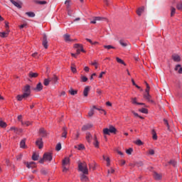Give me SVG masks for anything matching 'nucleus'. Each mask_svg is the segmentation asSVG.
Returning a JSON list of instances; mask_svg holds the SVG:
<instances>
[{
	"mask_svg": "<svg viewBox=\"0 0 182 182\" xmlns=\"http://www.w3.org/2000/svg\"><path fill=\"white\" fill-rule=\"evenodd\" d=\"M78 170L83 174H89V169L87 168V164L86 162H78Z\"/></svg>",
	"mask_w": 182,
	"mask_h": 182,
	"instance_id": "nucleus-1",
	"label": "nucleus"
},
{
	"mask_svg": "<svg viewBox=\"0 0 182 182\" xmlns=\"http://www.w3.org/2000/svg\"><path fill=\"white\" fill-rule=\"evenodd\" d=\"M116 132H117V130L113 126H109V128H105L103 129V134L107 135L110 134V133H114V134H116Z\"/></svg>",
	"mask_w": 182,
	"mask_h": 182,
	"instance_id": "nucleus-2",
	"label": "nucleus"
},
{
	"mask_svg": "<svg viewBox=\"0 0 182 182\" xmlns=\"http://www.w3.org/2000/svg\"><path fill=\"white\" fill-rule=\"evenodd\" d=\"M23 92L24 97H29V96H31V86L29 85H26L23 89Z\"/></svg>",
	"mask_w": 182,
	"mask_h": 182,
	"instance_id": "nucleus-3",
	"label": "nucleus"
},
{
	"mask_svg": "<svg viewBox=\"0 0 182 182\" xmlns=\"http://www.w3.org/2000/svg\"><path fill=\"white\" fill-rule=\"evenodd\" d=\"M74 48H75V49H77V55H80V52H83L85 53V50L83 49V46H82L81 44H75L74 45Z\"/></svg>",
	"mask_w": 182,
	"mask_h": 182,
	"instance_id": "nucleus-4",
	"label": "nucleus"
},
{
	"mask_svg": "<svg viewBox=\"0 0 182 182\" xmlns=\"http://www.w3.org/2000/svg\"><path fill=\"white\" fill-rule=\"evenodd\" d=\"M44 157V159L46 160V161H52V159H53V156H52V153L50 152H46L43 154V156Z\"/></svg>",
	"mask_w": 182,
	"mask_h": 182,
	"instance_id": "nucleus-5",
	"label": "nucleus"
},
{
	"mask_svg": "<svg viewBox=\"0 0 182 182\" xmlns=\"http://www.w3.org/2000/svg\"><path fill=\"white\" fill-rule=\"evenodd\" d=\"M42 45L45 49H48V36H46V34H43V41H42Z\"/></svg>",
	"mask_w": 182,
	"mask_h": 182,
	"instance_id": "nucleus-6",
	"label": "nucleus"
},
{
	"mask_svg": "<svg viewBox=\"0 0 182 182\" xmlns=\"http://www.w3.org/2000/svg\"><path fill=\"white\" fill-rule=\"evenodd\" d=\"M10 132H14L16 134H19V133H22V129H19L15 127H11L9 129Z\"/></svg>",
	"mask_w": 182,
	"mask_h": 182,
	"instance_id": "nucleus-7",
	"label": "nucleus"
},
{
	"mask_svg": "<svg viewBox=\"0 0 182 182\" xmlns=\"http://www.w3.org/2000/svg\"><path fill=\"white\" fill-rule=\"evenodd\" d=\"M36 146H38V149H42L43 147V141H42V138L38 139L36 141Z\"/></svg>",
	"mask_w": 182,
	"mask_h": 182,
	"instance_id": "nucleus-8",
	"label": "nucleus"
},
{
	"mask_svg": "<svg viewBox=\"0 0 182 182\" xmlns=\"http://www.w3.org/2000/svg\"><path fill=\"white\" fill-rule=\"evenodd\" d=\"M85 139H86L87 141H88V143H92L93 136H92V134H90V132H87Z\"/></svg>",
	"mask_w": 182,
	"mask_h": 182,
	"instance_id": "nucleus-9",
	"label": "nucleus"
},
{
	"mask_svg": "<svg viewBox=\"0 0 182 182\" xmlns=\"http://www.w3.org/2000/svg\"><path fill=\"white\" fill-rule=\"evenodd\" d=\"M70 164V157H65L63 160V166H69Z\"/></svg>",
	"mask_w": 182,
	"mask_h": 182,
	"instance_id": "nucleus-10",
	"label": "nucleus"
},
{
	"mask_svg": "<svg viewBox=\"0 0 182 182\" xmlns=\"http://www.w3.org/2000/svg\"><path fill=\"white\" fill-rule=\"evenodd\" d=\"M39 133L41 137H46L48 136V132L43 128L40 129Z\"/></svg>",
	"mask_w": 182,
	"mask_h": 182,
	"instance_id": "nucleus-11",
	"label": "nucleus"
},
{
	"mask_svg": "<svg viewBox=\"0 0 182 182\" xmlns=\"http://www.w3.org/2000/svg\"><path fill=\"white\" fill-rule=\"evenodd\" d=\"M43 89V85H42V83L39 82L37 84L36 87L33 88V90L36 92H41Z\"/></svg>",
	"mask_w": 182,
	"mask_h": 182,
	"instance_id": "nucleus-12",
	"label": "nucleus"
},
{
	"mask_svg": "<svg viewBox=\"0 0 182 182\" xmlns=\"http://www.w3.org/2000/svg\"><path fill=\"white\" fill-rule=\"evenodd\" d=\"M26 167L28 168H33L36 167V164H35L34 161L27 162L26 163Z\"/></svg>",
	"mask_w": 182,
	"mask_h": 182,
	"instance_id": "nucleus-13",
	"label": "nucleus"
},
{
	"mask_svg": "<svg viewBox=\"0 0 182 182\" xmlns=\"http://www.w3.org/2000/svg\"><path fill=\"white\" fill-rule=\"evenodd\" d=\"M144 99H146L148 102H150L151 103H153V100H151V96L149 92H146V94L144 95Z\"/></svg>",
	"mask_w": 182,
	"mask_h": 182,
	"instance_id": "nucleus-14",
	"label": "nucleus"
},
{
	"mask_svg": "<svg viewBox=\"0 0 182 182\" xmlns=\"http://www.w3.org/2000/svg\"><path fill=\"white\" fill-rule=\"evenodd\" d=\"M9 35V30L6 29V32H0V38H8Z\"/></svg>",
	"mask_w": 182,
	"mask_h": 182,
	"instance_id": "nucleus-15",
	"label": "nucleus"
},
{
	"mask_svg": "<svg viewBox=\"0 0 182 182\" xmlns=\"http://www.w3.org/2000/svg\"><path fill=\"white\" fill-rule=\"evenodd\" d=\"M172 59L174 62H180L181 60L180 55L176 54L172 55Z\"/></svg>",
	"mask_w": 182,
	"mask_h": 182,
	"instance_id": "nucleus-16",
	"label": "nucleus"
},
{
	"mask_svg": "<svg viewBox=\"0 0 182 182\" xmlns=\"http://www.w3.org/2000/svg\"><path fill=\"white\" fill-rule=\"evenodd\" d=\"M89 92H90V87L86 86L83 91V95H84L85 97H87V95H88Z\"/></svg>",
	"mask_w": 182,
	"mask_h": 182,
	"instance_id": "nucleus-17",
	"label": "nucleus"
},
{
	"mask_svg": "<svg viewBox=\"0 0 182 182\" xmlns=\"http://www.w3.org/2000/svg\"><path fill=\"white\" fill-rule=\"evenodd\" d=\"M37 76H39V74H38V73H33L31 71L28 73V77H30V79L35 78Z\"/></svg>",
	"mask_w": 182,
	"mask_h": 182,
	"instance_id": "nucleus-18",
	"label": "nucleus"
},
{
	"mask_svg": "<svg viewBox=\"0 0 182 182\" xmlns=\"http://www.w3.org/2000/svg\"><path fill=\"white\" fill-rule=\"evenodd\" d=\"M175 70L178 71V73H179V75H182L181 65L180 64L176 65L175 67Z\"/></svg>",
	"mask_w": 182,
	"mask_h": 182,
	"instance_id": "nucleus-19",
	"label": "nucleus"
},
{
	"mask_svg": "<svg viewBox=\"0 0 182 182\" xmlns=\"http://www.w3.org/2000/svg\"><path fill=\"white\" fill-rule=\"evenodd\" d=\"M81 181H87L89 180V178L86 176V173H82L80 175Z\"/></svg>",
	"mask_w": 182,
	"mask_h": 182,
	"instance_id": "nucleus-20",
	"label": "nucleus"
},
{
	"mask_svg": "<svg viewBox=\"0 0 182 182\" xmlns=\"http://www.w3.org/2000/svg\"><path fill=\"white\" fill-rule=\"evenodd\" d=\"M92 127H93V125L88 124L87 125H84L82 127V132H86V130H89V129H92Z\"/></svg>",
	"mask_w": 182,
	"mask_h": 182,
	"instance_id": "nucleus-21",
	"label": "nucleus"
},
{
	"mask_svg": "<svg viewBox=\"0 0 182 182\" xmlns=\"http://www.w3.org/2000/svg\"><path fill=\"white\" fill-rule=\"evenodd\" d=\"M161 174L157 173V172H154V178H155L156 180L159 181V180H161Z\"/></svg>",
	"mask_w": 182,
	"mask_h": 182,
	"instance_id": "nucleus-22",
	"label": "nucleus"
},
{
	"mask_svg": "<svg viewBox=\"0 0 182 182\" xmlns=\"http://www.w3.org/2000/svg\"><path fill=\"white\" fill-rule=\"evenodd\" d=\"M144 12V6H142L141 8H139L136 10V14L139 16H141V14Z\"/></svg>",
	"mask_w": 182,
	"mask_h": 182,
	"instance_id": "nucleus-23",
	"label": "nucleus"
},
{
	"mask_svg": "<svg viewBox=\"0 0 182 182\" xmlns=\"http://www.w3.org/2000/svg\"><path fill=\"white\" fill-rule=\"evenodd\" d=\"M63 38L65 42H73V40L70 39V35L69 34L64 35Z\"/></svg>",
	"mask_w": 182,
	"mask_h": 182,
	"instance_id": "nucleus-24",
	"label": "nucleus"
},
{
	"mask_svg": "<svg viewBox=\"0 0 182 182\" xmlns=\"http://www.w3.org/2000/svg\"><path fill=\"white\" fill-rule=\"evenodd\" d=\"M67 136H68V128L63 127L61 137H64V139H66Z\"/></svg>",
	"mask_w": 182,
	"mask_h": 182,
	"instance_id": "nucleus-25",
	"label": "nucleus"
},
{
	"mask_svg": "<svg viewBox=\"0 0 182 182\" xmlns=\"http://www.w3.org/2000/svg\"><path fill=\"white\" fill-rule=\"evenodd\" d=\"M10 2H11V4L14 5V6H16V8H18V9H21L22 8V6H21L18 2H16L14 0H10Z\"/></svg>",
	"mask_w": 182,
	"mask_h": 182,
	"instance_id": "nucleus-26",
	"label": "nucleus"
},
{
	"mask_svg": "<svg viewBox=\"0 0 182 182\" xmlns=\"http://www.w3.org/2000/svg\"><path fill=\"white\" fill-rule=\"evenodd\" d=\"M94 146L95 147H96L97 149H99V141H97V137L96 136V135H95L94 137Z\"/></svg>",
	"mask_w": 182,
	"mask_h": 182,
	"instance_id": "nucleus-27",
	"label": "nucleus"
},
{
	"mask_svg": "<svg viewBox=\"0 0 182 182\" xmlns=\"http://www.w3.org/2000/svg\"><path fill=\"white\" fill-rule=\"evenodd\" d=\"M68 92L72 96H75V95H77V90H75L73 88H70V90H68Z\"/></svg>",
	"mask_w": 182,
	"mask_h": 182,
	"instance_id": "nucleus-28",
	"label": "nucleus"
},
{
	"mask_svg": "<svg viewBox=\"0 0 182 182\" xmlns=\"http://www.w3.org/2000/svg\"><path fill=\"white\" fill-rule=\"evenodd\" d=\"M152 139L153 140H157V133L154 129L151 130Z\"/></svg>",
	"mask_w": 182,
	"mask_h": 182,
	"instance_id": "nucleus-29",
	"label": "nucleus"
},
{
	"mask_svg": "<svg viewBox=\"0 0 182 182\" xmlns=\"http://www.w3.org/2000/svg\"><path fill=\"white\" fill-rule=\"evenodd\" d=\"M21 124L23 126H26V127H28V126H31V124H32V122H29V121H21Z\"/></svg>",
	"mask_w": 182,
	"mask_h": 182,
	"instance_id": "nucleus-30",
	"label": "nucleus"
},
{
	"mask_svg": "<svg viewBox=\"0 0 182 182\" xmlns=\"http://www.w3.org/2000/svg\"><path fill=\"white\" fill-rule=\"evenodd\" d=\"M21 149H25L26 147V139H22L20 142Z\"/></svg>",
	"mask_w": 182,
	"mask_h": 182,
	"instance_id": "nucleus-31",
	"label": "nucleus"
},
{
	"mask_svg": "<svg viewBox=\"0 0 182 182\" xmlns=\"http://www.w3.org/2000/svg\"><path fill=\"white\" fill-rule=\"evenodd\" d=\"M26 15H27V16H29V18H35V13L32 11L26 12Z\"/></svg>",
	"mask_w": 182,
	"mask_h": 182,
	"instance_id": "nucleus-32",
	"label": "nucleus"
},
{
	"mask_svg": "<svg viewBox=\"0 0 182 182\" xmlns=\"http://www.w3.org/2000/svg\"><path fill=\"white\" fill-rule=\"evenodd\" d=\"M119 44L121 45V46L122 48H126V46H127V43L125 42L124 40H120L119 41Z\"/></svg>",
	"mask_w": 182,
	"mask_h": 182,
	"instance_id": "nucleus-33",
	"label": "nucleus"
},
{
	"mask_svg": "<svg viewBox=\"0 0 182 182\" xmlns=\"http://www.w3.org/2000/svg\"><path fill=\"white\" fill-rule=\"evenodd\" d=\"M36 4H38V5H46V4H48V2H46V1H38L36 0Z\"/></svg>",
	"mask_w": 182,
	"mask_h": 182,
	"instance_id": "nucleus-34",
	"label": "nucleus"
},
{
	"mask_svg": "<svg viewBox=\"0 0 182 182\" xmlns=\"http://www.w3.org/2000/svg\"><path fill=\"white\" fill-rule=\"evenodd\" d=\"M116 60L118 63H121V65H124V66H126V63H124V61H123V60L119 58V57L116 58Z\"/></svg>",
	"mask_w": 182,
	"mask_h": 182,
	"instance_id": "nucleus-35",
	"label": "nucleus"
},
{
	"mask_svg": "<svg viewBox=\"0 0 182 182\" xmlns=\"http://www.w3.org/2000/svg\"><path fill=\"white\" fill-rule=\"evenodd\" d=\"M50 80L53 82V83H58V78L56 77V75H54L52 78H50Z\"/></svg>",
	"mask_w": 182,
	"mask_h": 182,
	"instance_id": "nucleus-36",
	"label": "nucleus"
},
{
	"mask_svg": "<svg viewBox=\"0 0 182 182\" xmlns=\"http://www.w3.org/2000/svg\"><path fill=\"white\" fill-rule=\"evenodd\" d=\"M26 97H24L23 94L22 95H17L16 99H17V100H18V102H21V100H22V99H26Z\"/></svg>",
	"mask_w": 182,
	"mask_h": 182,
	"instance_id": "nucleus-37",
	"label": "nucleus"
},
{
	"mask_svg": "<svg viewBox=\"0 0 182 182\" xmlns=\"http://www.w3.org/2000/svg\"><path fill=\"white\" fill-rule=\"evenodd\" d=\"M95 114V108H92L88 112L89 117H92Z\"/></svg>",
	"mask_w": 182,
	"mask_h": 182,
	"instance_id": "nucleus-38",
	"label": "nucleus"
},
{
	"mask_svg": "<svg viewBox=\"0 0 182 182\" xmlns=\"http://www.w3.org/2000/svg\"><path fill=\"white\" fill-rule=\"evenodd\" d=\"M93 109H95L96 110H99V112H103L104 114L106 115L107 112H105V109H101V108H97L96 106H93Z\"/></svg>",
	"mask_w": 182,
	"mask_h": 182,
	"instance_id": "nucleus-39",
	"label": "nucleus"
},
{
	"mask_svg": "<svg viewBox=\"0 0 182 182\" xmlns=\"http://www.w3.org/2000/svg\"><path fill=\"white\" fill-rule=\"evenodd\" d=\"M39 159V156L37 155L36 154H33L32 156V160H33L34 161H36L37 160H38Z\"/></svg>",
	"mask_w": 182,
	"mask_h": 182,
	"instance_id": "nucleus-40",
	"label": "nucleus"
},
{
	"mask_svg": "<svg viewBox=\"0 0 182 182\" xmlns=\"http://www.w3.org/2000/svg\"><path fill=\"white\" fill-rule=\"evenodd\" d=\"M75 149H77V150H83L85 149V145L84 144H80V145H78L77 147L75 146Z\"/></svg>",
	"mask_w": 182,
	"mask_h": 182,
	"instance_id": "nucleus-41",
	"label": "nucleus"
},
{
	"mask_svg": "<svg viewBox=\"0 0 182 182\" xmlns=\"http://www.w3.org/2000/svg\"><path fill=\"white\" fill-rule=\"evenodd\" d=\"M7 124L4 121H0V127H2L3 129H5L6 127Z\"/></svg>",
	"mask_w": 182,
	"mask_h": 182,
	"instance_id": "nucleus-42",
	"label": "nucleus"
},
{
	"mask_svg": "<svg viewBox=\"0 0 182 182\" xmlns=\"http://www.w3.org/2000/svg\"><path fill=\"white\" fill-rule=\"evenodd\" d=\"M176 14V8L171 7V16H174Z\"/></svg>",
	"mask_w": 182,
	"mask_h": 182,
	"instance_id": "nucleus-43",
	"label": "nucleus"
},
{
	"mask_svg": "<svg viewBox=\"0 0 182 182\" xmlns=\"http://www.w3.org/2000/svg\"><path fill=\"white\" fill-rule=\"evenodd\" d=\"M50 82V78H49V79H45V80H44L43 85H44L45 86H48Z\"/></svg>",
	"mask_w": 182,
	"mask_h": 182,
	"instance_id": "nucleus-44",
	"label": "nucleus"
},
{
	"mask_svg": "<svg viewBox=\"0 0 182 182\" xmlns=\"http://www.w3.org/2000/svg\"><path fill=\"white\" fill-rule=\"evenodd\" d=\"M95 21L97 22V21H105L106 18L100 16L94 17Z\"/></svg>",
	"mask_w": 182,
	"mask_h": 182,
	"instance_id": "nucleus-45",
	"label": "nucleus"
},
{
	"mask_svg": "<svg viewBox=\"0 0 182 182\" xmlns=\"http://www.w3.org/2000/svg\"><path fill=\"white\" fill-rule=\"evenodd\" d=\"M62 149V144H60V143H58L57 145H56V147H55V150L57 151H60V150H61Z\"/></svg>",
	"mask_w": 182,
	"mask_h": 182,
	"instance_id": "nucleus-46",
	"label": "nucleus"
},
{
	"mask_svg": "<svg viewBox=\"0 0 182 182\" xmlns=\"http://www.w3.org/2000/svg\"><path fill=\"white\" fill-rule=\"evenodd\" d=\"M65 4H66L67 9H70V0L65 1Z\"/></svg>",
	"mask_w": 182,
	"mask_h": 182,
	"instance_id": "nucleus-47",
	"label": "nucleus"
},
{
	"mask_svg": "<svg viewBox=\"0 0 182 182\" xmlns=\"http://www.w3.org/2000/svg\"><path fill=\"white\" fill-rule=\"evenodd\" d=\"M105 49H107V50H110V49H114V47L113 46L109 45V46H104Z\"/></svg>",
	"mask_w": 182,
	"mask_h": 182,
	"instance_id": "nucleus-48",
	"label": "nucleus"
},
{
	"mask_svg": "<svg viewBox=\"0 0 182 182\" xmlns=\"http://www.w3.org/2000/svg\"><path fill=\"white\" fill-rule=\"evenodd\" d=\"M169 164H171L173 167H177V162L174 160L170 161Z\"/></svg>",
	"mask_w": 182,
	"mask_h": 182,
	"instance_id": "nucleus-49",
	"label": "nucleus"
},
{
	"mask_svg": "<svg viewBox=\"0 0 182 182\" xmlns=\"http://www.w3.org/2000/svg\"><path fill=\"white\" fill-rule=\"evenodd\" d=\"M139 112H141V113H144L145 114H147V113H149V111L146 108H142L139 109Z\"/></svg>",
	"mask_w": 182,
	"mask_h": 182,
	"instance_id": "nucleus-50",
	"label": "nucleus"
},
{
	"mask_svg": "<svg viewBox=\"0 0 182 182\" xmlns=\"http://www.w3.org/2000/svg\"><path fill=\"white\" fill-rule=\"evenodd\" d=\"M126 153H127V154H129V155L132 154V153H133V149L129 148V149H127Z\"/></svg>",
	"mask_w": 182,
	"mask_h": 182,
	"instance_id": "nucleus-51",
	"label": "nucleus"
},
{
	"mask_svg": "<svg viewBox=\"0 0 182 182\" xmlns=\"http://www.w3.org/2000/svg\"><path fill=\"white\" fill-rule=\"evenodd\" d=\"M135 144H137V146H141L143 144V142L141 141V140L138 139L135 141Z\"/></svg>",
	"mask_w": 182,
	"mask_h": 182,
	"instance_id": "nucleus-52",
	"label": "nucleus"
},
{
	"mask_svg": "<svg viewBox=\"0 0 182 182\" xmlns=\"http://www.w3.org/2000/svg\"><path fill=\"white\" fill-rule=\"evenodd\" d=\"M146 85V93H149L150 92V86L147 82H145Z\"/></svg>",
	"mask_w": 182,
	"mask_h": 182,
	"instance_id": "nucleus-53",
	"label": "nucleus"
},
{
	"mask_svg": "<svg viewBox=\"0 0 182 182\" xmlns=\"http://www.w3.org/2000/svg\"><path fill=\"white\" fill-rule=\"evenodd\" d=\"M71 70L73 72V73H76V66H75L74 65H73L71 66Z\"/></svg>",
	"mask_w": 182,
	"mask_h": 182,
	"instance_id": "nucleus-54",
	"label": "nucleus"
},
{
	"mask_svg": "<svg viewBox=\"0 0 182 182\" xmlns=\"http://www.w3.org/2000/svg\"><path fill=\"white\" fill-rule=\"evenodd\" d=\"M164 122L166 127H168V130H170V125L168 124V121H167V119H164Z\"/></svg>",
	"mask_w": 182,
	"mask_h": 182,
	"instance_id": "nucleus-55",
	"label": "nucleus"
},
{
	"mask_svg": "<svg viewBox=\"0 0 182 182\" xmlns=\"http://www.w3.org/2000/svg\"><path fill=\"white\" fill-rule=\"evenodd\" d=\"M132 102L133 103V105H137V98L134 97V98H132Z\"/></svg>",
	"mask_w": 182,
	"mask_h": 182,
	"instance_id": "nucleus-56",
	"label": "nucleus"
},
{
	"mask_svg": "<svg viewBox=\"0 0 182 182\" xmlns=\"http://www.w3.org/2000/svg\"><path fill=\"white\" fill-rule=\"evenodd\" d=\"M176 8H177V9L181 11V9H182V3L178 4L177 6H176Z\"/></svg>",
	"mask_w": 182,
	"mask_h": 182,
	"instance_id": "nucleus-57",
	"label": "nucleus"
},
{
	"mask_svg": "<svg viewBox=\"0 0 182 182\" xmlns=\"http://www.w3.org/2000/svg\"><path fill=\"white\" fill-rule=\"evenodd\" d=\"M148 154H150L151 156H154V150H153V149H149V150L148 151Z\"/></svg>",
	"mask_w": 182,
	"mask_h": 182,
	"instance_id": "nucleus-58",
	"label": "nucleus"
},
{
	"mask_svg": "<svg viewBox=\"0 0 182 182\" xmlns=\"http://www.w3.org/2000/svg\"><path fill=\"white\" fill-rule=\"evenodd\" d=\"M82 82H87V77L85 76H81Z\"/></svg>",
	"mask_w": 182,
	"mask_h": 182,
	"instance_id": "nucleus-59",
	"label": "nucleus"
},
{
	"mask_svg": "<svg viewBox=\"0 0 182 182\" xmlns=\"http://www.w3.org/2000/svg\"><path fill=\"white\" fill-rule=\"evenodd\" d=\"M106 161H107V167H109V166H110V159L109 157H107Z\"/></svg>",
	"mask_w": 182,
	"mask_h": 182,
	"instance_id": "nucleus-60",
	"label": "nucleus"
},
{
	"mask_svg": "<svg viewBox=\"0 0 182 182\" xmlns=\"http://www.w3.org/2000/svg\"><path fill=\"white\" fill-rule=\"evenodd\" d=\"M72 12H73V10L68 9V14L69 15V16H72Z\"/></svg>",
	"mask_w": 182,
	"mask_h": 182,
	"instance_id": "nucleus-61",
	"label": "nucleus"
},
{
	"mask_svg": "<svg viewBox=\"0 0 182 182\" xmlns=\"http://www.w3.org/2000/svg\"><path fill=\"white\" fill-rule=\"evenodd\" d=\"M114 173V169L112 168L110 170H108V174H113Z\"/></svg>",
	"mask_w": 182,
	"mask_h": 182,
	"instance_id": "nucleus-62",
	"label": "nucleus"
},
{
	"mask_svg": "<svg viewBox=\"0 0 182 182\" xmlns=\"http://www.w3.org/2000/svg\"><path fill=\"white\" fill-rule=\"evenodd\" d=\"M68 168H66V166H63V173H66L68 171Z\"/></svg>",
	"mask_w": 182,
	"mask_h": 182,
	"instance_id": "nucleus-63",
	"label": "nucleus"
},
{
	"mask_svg": "<svg viewBox=\"0 0 182 182\" xmlns=\"http://www.w3.org/2000/svg\"><path fill=\"white\" fill-rule=\"evenodd\" d=\"M136 164L138 167H141V166H143V162L141 161L137 162Z\"/></svg>",
	"mask_w": 182,
	"mask_h": 182,
	"instance_id": "nucleus-64",
	"label": "nucleus"
}]
</instances>
